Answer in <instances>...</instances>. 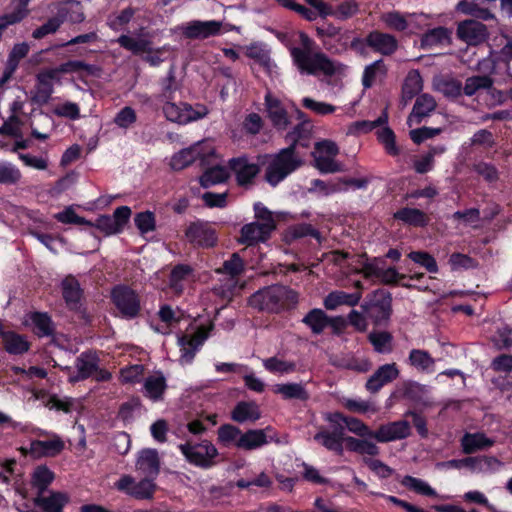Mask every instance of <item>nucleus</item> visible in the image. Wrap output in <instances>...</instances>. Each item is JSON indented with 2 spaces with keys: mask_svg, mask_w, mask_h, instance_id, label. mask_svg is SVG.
I'll return each mask as SVG.
<instances>
[{
  "mask_svg": "<svg viewBox=\"0 0 512 512\" xmlns=\"http://www.w3.org/2000/svg\"><path fill=\"white\" fill-rule=\"evenodd\" d=\"M67 14L68 12L65 9H57L54 17L49 18L44 24L33 31L32 37L39 40L48 34L55 33L67 20Z\"/></svg>",
  "mask_w": 512,
  "mask_h": 512,
  "instance_id": "4c0bfd02",
  "label": "nucleus"
},
{
  "mask_svg": "<svg viewBox=\"0 0 512 512\" xmlns=\"http://www.w3.org/2000/svg\"><path fill=\"white\" fill-rule=\"evenodd\" d=\"M381 21L386 25L387 28L397 32H403L409 26L405 16L399 11H389L383 13L381 16Z\"/></svg>",
  "mask_w": 512,
  "mask_h": 512,
  "instance_id": "680f3d73",
  "label": "nucleus"
},
{
  "mask_svg": "<svg viewBox=\"0 0 512 512\" xmlns=\"http://www.w3.org/2000/svg\"><path fill=\"white\" fill-rule=\"evenodd\" d=\"M69 501V495L60 491H51L49 496L38 494L33 499L34 505L40 508L42 512H62Z\"/></svg>",
  "mask_w": 512,
  "mask_h": 512,
  "instance_id": "5701e85b",
  "label": "nucleus"
},
{
  "mask_svg": "<svg viewBox=\"0 0 512 512\" xmlns=\"http://www.w3.org/2000/svg\"><path fill=\"white\" fill-rule=\"evenodd\" d=\"M134 223L141 235H145L156 230L155 214L149 210L136 213L134 216Z\"/></svg>",
  "mask_w": 512,
  "mask_h": 512,
  "instance_id": "4d7b16f0",
  "label": "nucleus"
},
{
  "mask_svg": "<svg viewBox=\"0 0 512 512\" xmlns=\"http://www.w3.org/2000/svg\"><path fill=\"white\" fill-rule=\"evenodd\" d=\"M22 174L11 162L0 161V184L14 185L20 181Z\"/></svg>",
  "mask_w": 512,
  "mask_h": 512,
  "instance_id": "052dcab7",
  "label": "nucleus"
},
{
  "mask_svg": "<svg viewBox=\"0 0 512 512\" xmlns=\"http://www.w3.org/2000/svg\"><path fill=\"white\" fill-rule=\"evenodd\" d=\"M52 70L57 76L59 74L75 73L80 71H84L87 75L94 76L96 75L98 68L93 64H88L81 60H69L61 63L56 68H52Z\"/></svg>",
  "mask_w": 512,
  "mask_h": 512,
  "instance_id": "37998d69",
  "label": "nucleus"
},
{
  "mask_svg": "<svg viewBox=\"0 0 512 512\" xmlns=\"http://www.w3.org/2000/svg\"><path fill=\"white\" fill-rule=\"evenodd\" d=\"M161 94L164 101L163 113L165 118L180 125L198 121L209 114V109L205 104L197 103L194 106L187 102L176 104L173 102L175 92L179 89L174 66H171L167 76L160 80Z\"/></svg>",
  "mask_w": 512,
  "mask_h": 512,
  "instance_id": "f257e3e1",
  "label": "nucleus"
},
{
  "mask_svg": "<svg viewBox=\"0 0 512 512\" xmlns=\"http://www.w3.org/2000/svg\"><path fill=\"white\" fill-rule=\"evenodd\" d=\"M298 300V293L289 286L272 284L254 292L248 305L262 313L280 314L296 308Z\"/></svg>",
  "mask_w": 512,
  "mask_h": 512,
  "instance_id": "f03ea898",
  "label": "nucleus"
},
{
  "mask_svg": "<svg viewBox=\"0 0 512 512\" xmlns=\"http://www.w3.org/2000/svg\"><path fill=\"white\" fill-rule=\"evenodd\" d=\"M242 431L239 427L232 424H223L218 428V442L228 447L233 444L236 447V443L241 435Z\"/></svg>",
  "mask_w": 512,
  "mask_h": 512,
  "instance_id": "bf43d9fd",
  "label": "nucleus"
},
{
  "mask_svg": "<svg viewBox=\"0 0 512 512\" xmlns=\"http://www.w3.org/2000/svg\"><path fill=\"white\" fill-rule=\"evenodd\" d=\"M399 376V370L395 363L380 366L367 380L366 389L370 393H377L383 386L394 381Z\"/></svg>",
  "mask_w": 512,
  "mask_h": 512,
  "instance_id": "6ab92c4d",
  "label": "nucleus"
},
{
  "mask_svg": "<svg viewBox=\"0 0 512 512\" xmlns=\"http://www.w3.org/2000/svg\"><path fill=\"white\" fill-rule=\"evenodd\" d=\"M178 449L185 457L186 461L198 468L207 470L217 465L219 452L215 445L203 439L199 442L186 440L178 445Z\"/></svg>",
  "mask_w": 512,
  "mask_h": 512,
  "instance_id": "423d86ee",
  "label": "nucleus"
},
{
  "mask_svg": "<svg viewBox=\"0 0 512 512\" xmlns=\"http://www.w3.org/2000/svg\"><path fill=\"white\" fill-rule=\"evenodd\" d=\"M228 164L235 175L237 185L243 188L253 186L255 184V178L261 172L260 165L249 162L246 156L231 158Z\"/></svg>",
  "mask_w": 512,
  "mask_h": 512,
  "instance_id": "9b49d317",
  "label": "nucleus"
},
{
  "mask_svg": "<svg viewBox=\"0 0 512 512\" xmlns=\"http://www.w3.org/2000/svg\"><path fill=\"white\" fill-rule=\"evenodd\" d=\"M229 171L222 165L207 168L199 177V183L203 188L225 183L229 178Z\"/></svg>",
  "mask_w": 512,
  "mask_h": 512,
  "instance_id": "c9c22d12",
  "label": "nucleus"
},
{
  "mask_svg": "<svg viewBox=\"0 0 512 512\" xmlns=\"http://www.w3.org/2000/svg\"><path fill=\"white\" fill-rule=\"evenodd\" d=\"M360 11V4L357 0H344L332 6L329 4L325 18L334 17L339 21H346L357 15Z\"/></svg>",
  "mask_w": 512,
  "mask_h": 512,
  "instance_id": "7c9ffc66",
  "label": "nucleus"
},
{
  "mask_svg": "<svg viewBox=\"0 0 512 512\" xmlns=\"http://www.w3.org/2000/svg\"><path fill=\"white\" fill-rule=\"evenodd\" d=\"M110 299L117 310V315L125 320L140 316L142 306L139 293L125 284L115 285L110 292Z\"/></svg>",
  "mask_w": 512,
  "mask_h": 512,
  "instance_id": "0eeeda50",
  "label": "nucleus"
},
{
  "mask_svg": "<svg viewBox=\"0 0 512 512\" xmlns=\"http://www.w3.org/2000/svg\"><path fill=\"white\" fill-rule=\"evenodd\" d=\"M30 320L33 325V332L38 338L55 336L56 325L47 312H32Z\"/></svg>",
  "mask_w": 512,
  "mask_h": 512,
  "instance_id": "cd10ccee",
  "label": "nucleus"
},
{
  "mask_svg": "<svg viewBox=\"0 0 512 512\" xmlns=\"http://www.w3.org/2000/svg\"><path fill=\"white\" fill-rule=\"evenodd\" d=\"M411 435L410 423L406 420H398L381 424L373 432V438L379 443H388L396 440H403Z\"/></svg>",
  "mask_w": 512,
  "mask_h": 512,
  "instance_id": "4468645a",
  "label": "nucleus"
},
{
  "mask_svg": "<svg viewBox=\"0 0 512 512\" xmlns=\"http://www.w3.org/2000/svg\"><path fill=\"white\" fill-rule=\"evenodd\" d=\"M271 428L267 427L265 429H249L246 432H242L237 443L236 448L252 451L263 447L268 444L272 437H268L266 431H270Z\"/></svg>",
  "mask_w": 512,
  "mask_h": 512,
  "instance_id": "4be33fe9",
  "label": "nucleus"
},
{
  "mask_svg": "<svg viewBox=\"0 0 512 512\" xmlns=\"http://www.w3.org/2000/svg\"><path fill=\"white\" fill-rule=\"evenodd\" d=\"M167 389L166 378L163 374L151 375L145 379L144 382V395L154 402L163 399V395Z\"/></svg>",
  "mask_w": 512,
  "mask_h": 512,
  "instance_id": "f704fd0d",
  "label": "nucleus"
},
{
  "mask_svg": "<svg viewBox=\"0 0 512 512\" xmlns=\"http://www.w3.org/2000/svg\"><path fill=\"white\" fill-rule=\"evenodd\" d=\"M368 47L383 56H391L398 49L397 38L389 33L372 30L367 34Z\"/></svg>",
  "mask_w": 512,
  "mask_h": 512,
  "instance_id": "2eb2a0df",
  "label": "nucleus"
},
{
  "mask_svg": "<svg viewBox=\"0 0 512 512\" xmlns=\"http://www.w3.org/2000/svg\"><path fill=\"white\" fill-rule=\"evenodd\" d=\"M362 298L361 291L347 293L344 291H332L324 299V307L327 310H335L341 305L354 307L359 304Z\"/></svg>",
  "mask_w": 512,
  "mask_h": 512,
  "instance_id": "c85d7f7f",
  "label": "nucleus"
},
{
  "mask_svg": "<svg viewBox=\"0 0 512 512\" xmlns=\"http://www.w3.org/2000/svg\"><path fill=\"white\" fill-rule=\"evenodd\" d=\"M408 363L420 372L434 371L435 360L426 350L412 349L409 353Z\"/></svg>",
  "mask_w": 512,
  "mask_h": 512,
  "instance_id": "58836bf2",
  "label": "nucleus"
},
{
  "mask_svg": "<svg viewBox=\"0 0 512 512\" xmlns=\"http://www.w3.org/2000/svg\"><path fill=\"white\" fill-rule=\"evenodd\" d=\"M354 31L352 30H342L340 33L335 37L336 38V44L331 43V41H325L324 42V48L330 52L331 54L340 55L344 52H346L350 46V41L353 38Z\"/></svg>",
  "mask_w": 512,
  "mask_h": 512,
  "instance_id": "5fc2aeb1",
  "label": "nucleus"
},
{
  "mask_svg": "<svg viewBox=\"0 0 512 512\" xmlns=\"http://www.w3.org/2000/svg\"><path fill=\"white\" fill-rule=\"evenodd\" d=\"M493 84L494 81L489 75H474L466 79L463 86V94L473 96L481 89H490Z\"/></svg>",
  "mask_w": 512,
  "mask_h": 512,
  "instance_id": "8fccbe9b",
  "label": "nucleus"
},
{
  "mask_svg": "<svg viewBox=\"0 0 512 512\" xmlns=\"http://www.w3.org/2000/svg\"><path fill=\"white\" fill-rule=\"evenodd\" d=\"M115 488L137 500L152 499L155 492V484L152 480L144 478L139 482L130 475H123L115 482Z\"/></svg>",
  "mask_w": 512,
  "mask_h": 512,
  "instance_id": "9d476101",
  "label": "nucleus"
},
{
  "mask_svg": "<svg viewBox=\"0 0 512 512\" xmlns=\"http://www.w3.org/2000/svg\"><path fill=\"white\" fill-rule=\"evenodd\" d=\"M136 467L146 476L156 477L160 471L158 452L155 449L142 450L136 462Z\"/></svg>",
  "mask_w": 512,
  "mask_h": 512,
  "instance_id": "2f4dec72",
  "label": "nucleus"
},
{
  "mask_svg": "<svg viewBox=\"0 0 512 512\" xmlns=\"http://www.w3.org/2000/svg\"><path fill=\"white\" fill-rule=\"evenodd\" d=\"M339 320L328 316L322 309L313 308L303 317L302 323L308 326L313 334L320 335L328 326L336 328V322Z\"/></svg>",
  "mask_w": 512,
  "mask_h": 512,
  "instance_id": "b1692460",
  "label": "nucleus"
},
{
  "mask_svg": "<svg viewBox=\"0 0 512 512\" xmlns=\"http://www.w3.org/2000/svg\"><path fill=\"white\" fill-rule=\"evenodd\" d=\"M56 79H58V77L52 68L42 70L36 75L35 88H38L52 95L54 93L53 81Z\"/></svg>",
  "mask_w": 512,
  "mask_h": 512,
  "instance_id": "774afa93",
  "label": "nucleus"
},
{
  "mask_svg": "<svg viewBox=\"0 0 512 512\" xmlns=\"http://www.w3.org/2000/svg\"><path fill=\"white\" fill-rule=\"evenodd\" d=\"M244 269L243 259L238 253H233L228 260L223 262L222 267L219 268L217 272L235 278L240 276L244 272Z\"/></svg>",
  "mask_w": 512,
  "mask_h": 512,
  "instance_id": "13d9d810",
  "label": "nucleus"
},
{
  "mask_svg": "<svg viewBox=\"0 0 512 512\" xmlns=\"http://www.w3.org/2000/svg\"><path fill=\"white\" fill-rule=\"evenodd\" d=\"M209 336L208 331L201 327L195 333L182 334L178 337V345L180 347V360L182 363L191 364L195 358L196 353L203 346L204 342Z\"/></svg>",
  "mask_w": 512,
  "mask_h": 512,
  "instance_id": "f8f14e48",
  "label": "nucleus"
},
{
  "mask_svg": "<svg viewBox=\"0 0 512 512\" xmlns=\"http://www.w3.org/2000/svg\"><path fill=\"white\" fill-rule=\"evenodd\" d=\"M436 89L448 99H457L463 94L461 81L453 77H443L435 83Z\"/></svg>",
  "mask_w": 512,
  "mask_h": 512,
  "instance_id": "49530a36",
  "label": "nucleus"
},
{
  "mask_svg": "<svg viewBox=\"0 0 512 512\" xmlns=\"http://www.w3.org/2000/svg\"><path fill=\"white\" fill-rule=\"evenodd\" d=\"M64 448V441L57 434H53L50 440H32L29 452L30 456L39 459L43 457H55L59 455Z\"/></svg>",
  "mask_w": 512,
  "mask_h": 512,
  "instance_id": "f3484780",
  "label": "nucleus"
},
{
  "mask_svg": "<svg viewBox=\"0 0 512 512\" xmlns=\"http://www.w3.org/2000/svg\"><path fill=\"white\" fill-rule=\"evenodd\" d=\"M188 242L196 248H213L218 237L216 230L208 223L201 220L191 222L185 230Z\"/></svg>",
  "mask_w": 512,
  "mask_h": 512,
  "instance_id": "6e6552de",
  "label": "nucleus"
},
{
  "mask_svg": "<svg viewBox=\"0 0 512 512\" xmlns=\"http://www.w3.org/2000/svg\"><path fill=\"white\" fill-rule=\"evenodd\" d=\"M346 449L350 452L359 455H368L370 457H375L380 454V448L372 441L352 436L346 437Z\"/></svg>",
  "mask_w": 512,
  "mask_h": 512,
  "instance_id": "ea45409f",
  "label": "nucleus"
},
{
  "mask_svg": "<svg viewBox=\"0 0 512 512\" xmlns=\"http://www.w3.org/2000/svg\"><path fill=\"white\" fill-rule=\"evenodd\" d=\"M193 268L188 264H176L168 277L169 288L177 295L184 291V282L193 275Z\"/></svg>",
  "mask_w": 512,
  "mask_h": 512,
  "instance_id": "c756f323",
  "label": "nucleus"
},
{
  "mask_svg": "<svg viewBox=\"0 0 512 512\" xmlns=\"http://www.w3.org/2000/svg\"><path fill=\"white\" fill-rule=\"evenodd\" d=\"M327 421L329 423L343 422L348 430L357 436L361 438H373L374 430H371L362 420L358 418L345 416L341 412H334L328 415Z\"/></svg>",
  "mask_w": 512,
  "mask_h": 512,
  "instance_id": "a878e982",
  "label": "nucleus"
},
{
  "mask_svg": "<svg viewBox=\"0 0 512 512\" xmlns=\"http://www.w3.org/2000/svg\"><path fill=\"white\" fill-rule=\"evenodd\" d=\"M495 440L486 436L483 432H466L460 439L462 452L472 455L478 451L487 450L494 446Z\"/></svg>",
  "mask_w": 512,
  "mask_h": 512,
  "instance_id": "393cba45",
  "label": "nucleus"
},
{
  "mask_svg": "<svg viewBox=\"0 0 512 512\" xmlns=\"http://www.w3.org/2000/svg\"><path fill=\"white\" fill-rule=\"evenodd\" d=\"M451 42V31L443 26H439L426 31L421 37V46L433 47L443 43Z\"/></svg>",
  "mask_w": 512,
  "mask_h": 512,
  "instance_id": "79ce46f5",
  "label": "nucleus"
},
{
  "mask_svg": "<svg viewBox=\"0 0 512 512\" xmlns=\"http://www.w3.org/2000/svg\"><path fill=\"white\" fill-rule=\"evenodd\" d=\"M55 475L46 465L37 466L32 474L31 483L38 489V494H43L53 482Z\"/></svg>",
  "mask_w": 512,
  "mask_h": 512,
  "instance_id": "de8ad7c7",
  "label": "nucleus"
},
{
  "mask_svg": "<svg viewBox=\"0 0 512 512\" xmlns=\"http://www.w3.org/2000/svg\"><path fill=\"white\" fill-rule=\"evenodd\" d=\"M378 142L383 146L386 154L397 157L401 153L400 147L396 143V135L394 131L385 126L376 132Z\"/></svg>",
  "mask_w": 512,
  "mask_h": 512,
  "instance_id": "a18cd8bd",
  "label": "nucleus"
},
{
  "mask_svg": "<svg viewBox=\"0 0 512 512\" xmlns=\"http://www.w3.org/2000/svg\"><path fill=\"white\" fill-rule=\"evenodd\" d=\"M368 340L378 353L384 354L392 351L393 336L390 332L372 331L368 335Z\"/></svg>",
  "mask_w": 512,
  "mask_h": 512,
  "instance_id": "3c124183",
  "label": "nucleus"
},
{
  "mask_svg": "<svg viewBox=\"0 0 512 512\" xmlns=\"http://www.w3.org/2000/svg\"><path fill=\"white\" fill-rule=\"evenodd\" d=\"M299 37L303 48H293L291 55L302 72L309 75H316L320 72L327 77H332L343 66L340 62L330 59L323 52L311 53L315 42L306 33L301 32Z\"/></svg>",
  "mask_w": 512,
  "mask_h": 512,
  "instance_id": "7ed1b4c3",
  "label": "nucleus"
},
{
  "mask_svg": "<svg viewBox=\"0 0 512 512\" xmlns=\"http://www.w3.org/2000/svg\"><path fill=\"white\" fill-rule=\"evenodd\" d=\"M408 257L416 264L424 267L430 273L438 272V265L435 258L426 251H411Z\"/></svg>",
  "mask_w": 512,
  "mask_h": 512,
  "instance_id": "338daca9",
  "label": "nucleus"
},
{
  "mask_svg": "<svg viewBox=\"0 0 512 512\" xmlns=\"http://www.w3.org/2000/svg\"><path fill=\"white\" fill-rule=\"evenodd\" d=\"M386 67L382 59H378L367 65L362 75V85L364 88H371L376 80L378 72L386 73Z\"/></svg>",
  "mask_w": 512,
  "mask_h": 512,
  "instance_id": "0e129e2a",
  "label": "nucleus"
},
{
  "mask_svg": "<svg viewBox=\"0 0 512 512\" xmlns=\"http://www.w3.org/2000/svg\"><path fill=\"white\" fill-rule=\"evenodd\" d=\"M335 157L314 155V166L321 174L344 171L341 163L334 160Z\"/></svg>",
  "mask_w": 512,
  "mask_h": 512,
  "instance_id": "e2e57ef3",
  "label": "nucleus"
},
{
  "mask_svg": "<svg viewBox=\"0 0 512 512\" xmlns=\"http://www.w3.org/2000/svg\"><path fill=\"white\" fill-rule=\"evenodd\" d=\"M311 187L309 188L310 193H317L321 196H329L334 193L341 192V182L338 178L325 182L321 179H313L310 182Z\"/></svg>",
  "mask_w": 512,
  "mask_h": 512,
  "instance_id": "6e6d98bb",
  "label": "nucleus"
},
{
  "mask_svg": "<svg viewBox=\"0 0 512 512\" xmlns=\"http://www.w3.org/2000/svg\"><path fill=\"white\" fill-rule=\"evenodd\" d=\"M61 292L67 308L70 311L78 312L84 296L80 282L72 275L67 276L61 282Z\"/></svg>",
  "mask_w": 512,
  "mask_h": 512,
  "instance_id": "dca6fc26",
  "label": "nucleus"
},
{
  "mask_svg": "<svg viewBox=\"0 0 512 512\" xmlns=\"http://www.w3.org/2000/svg\"><path fill=\"white\" fill-rule=\"evenodd\" d=\"M274 393L280 394L285 400L307 401L310 397L301 383L277 384L274 387Z\"/></svg>",
  "mask_w": 512,
  "mask_h": 512,
  "instance_id": "a19ab883",
  "label": "nucleus"
},
{
  "mask_svg": "<svg viewBox=\"0 0 512 512\" xmlns=\"http://www.w3.org/2000/svg\"><path fill=\"white\" fill-rule=\"evenodd\" d=\"M302 165L299 153H293V146H287L272 155L264 179L271 187H276Z\"/></svg>",
  "mask_w": 512,
  "mask_h": 512,
  "instance_id": "20e7f679",
  "label": "nucleus"
},
{
  "mask_svg": "<svg viewBox=\"0 0 512 512\" xmlns=\"http://www.w3.org/2000/svg\"><path fill=\"white\" fill-rule=\"evenodd\" d=\"M423 89V80L418 70H411L402 85L401 98L407 104L414 97L420 95Z\"/></svg>",
  "mask_w": 512,
  "mask_h": 512,
  "instance_id": "473e14b6",
  "label": "nucleus"
},
{
  "mask_svg": "<svg viewBox=\"0 0 512 512\" xmlns=\"http://www.w3.org/2000/svg\"><path fill=\"white\" fill-rule=\"evenodd\" d=\"M264 368L271 373H290L296 369L294 362H288L277 358L276 356L263 360Z\"/></svg>",
  "mask_w": 512,
  "mask_h": 512,
  "instance_id": "69168bd1",
  "label": "nucleus"
},
{
  "mask_svg": "<svg viewBox=\"0 0 512 512\" xmlns=\"http://www.w3.org/2000/svg\"><path fill=\"white\" fill-rule=\"evenodd\" d=\"M117 42L122 48L132 52L134 55L151 53L152 51V43L147 39H135L123 34L118 38Z\"/></svg>",
  "mask_w": 512,
  "mask_h": 512,
  "instance_id": "09e8293b",
  "label": "nucleus"
},
{
  "mask_svg": "<svg viewBox=\"0 0 512 512\" xmlns=\"http://www.w3.org/2000/svg\"><path fill=\"white\" fill-rule=\"evenodd\" d=\"M272 231L268 225H262L259 221L251 222L242 226L239 241L246 246H252L267 241Z\"/></svg>",
  "mask_w": 512,
  "mask_h": 512,
  "instance_id": "aec40b11",
  "label": "nucleus"
},
{
  "mask_svg": "<svg viewBox=\"0 0 512 512\" xmlns=\"http://www.w3.org/2000/svg\"><path fill=\"white\" fill-rule=\"evenodd\" d=\"M260 417L261 411L254 401H240L231 412V419L237 423L255 422Z\"/></svg>",
  "mask_w": 512,
  "mask_h": 512,
  "instance_id": "bb28decb",
  "label": "nucleus"
},
{
  "mask_svg": "<svg viewBox=\"0 0 512 512\" xmlns=\"http://www.w3.org/2000/svg\"><path fill=\"white\" fill-rule=\"evenodd\" d=\"M222 22L217 20H192L181 26L182 35L186 39H207L221 33Z\"/></svg>",
  "mask_w": 512,
  "mask_h": 512,
  "instance_id": "ddd939ff",
  "label": "nucleus"
},
{
  "mask_svg": "<svg viewBox=\"0 0 512 512\" xmlns=\"http://www.w3.org/2000/svg\"><path fill=\"white\" fill-rule=\"evenodd\" d=\"M265 106L267 115L272 123V125L277 130H285L290 121L288 117V113L286 109L283 107L281 101L273 97L271 93H267L265 95Z\"/></svg>",
  "mask_w": 512,
  "mask_h": 512,
  "instance_id": "412c9836",
  "label": "nucleus"
},
{
  "mask_svg": "<svg viewBox=\"0 0 512 512\" xmlns=\"http://www.w3.org/2000/svg\"><path fill=\"white\" fill-rule=\"evenodd\" d=\"M436 107L437 103L432 95L428 93L418 95L412 111L408 116V125L412 126L421 124L425 118L429 117L435 111Z\"/></svg>",
  "mask_w": 512,
  "mask_h": 512,
  "instance_id": "a211bd4d",
  "label": "nucleus"
},
{
  "mask_svg": "<svg viewBox=\"0 0 512 512\" xmlns=\"http://www.w3.org/2000/svg\"><path fill=\"white\" fill-rule=\"evenodd\" d=\"M361 309L375 327L386 328L393 313L392 294L384 288H378L365 296Z\"/></svg>",
  "mask_w": 512,
  "mask_h": 512,
  "instance_id": "39448f33",
  "label": "nucleus"
},
{
  "mask_svg": "<svg viewBox=\"0 0 512 512\" xmlns=\"http://www.w3.org/2000/svg\"><path fill=\"white\" fill-rule=\"evenodd\" d=\"M330 434L328 430H320L314 435V440L325 447L327 450L334 452L336 455H343V442Z\"/></svg>",
  "mask_w": 512,
  "mask_h": 512,
  "instance_id": "864d4df0",
  "label": "nucleus"
},
{
  "mask_svg": "<svg viewBox=\"0 0 512 512\" xmlns=\"http://www.w3.org/2000/svg\"><path fill=\"white\" fill-rule=\"evenodd\" d=\"M401 485L427 497H437V492L427 482L420 478L406 475L401 480Z\"/></svg>",
  "mask_w": 512,
  "mask_h": 512,
  "instance_id": "603ef678",
  "label": "nucleus"
},
{
  "mask_svg": "<svg viewBox=\"0 0 512 512\" xmlns=\"http://www.w3.org/2000/svg\"><path fill=\"white\" fill-rule=\"evenodd\" d=\"M199 157L200 152L197 148H185L173 155L170 165L173 170L180 171L193 164Z\"/></svg>",
  "mask_w": 512,
  "mask_h": 512,
  "instance_id": "c03bdc74",
  "label": "nucleus"
},
{
  "mask_svg": "<svg viewBox=\"0 0 512 512\" xmlns=\"http://www.w3.org/2000/svg\"><path fill=\"white\" fill-rule=\"evenodd\" d=\"M457 38L468 46H478L489 39V31L481 21L466 19L457 24Z\"/></svg>",
  "mask_w": 512,
  "mask_h": 512,
  "instance_id": "1a4fd4ad",
  "label": "nucleus"
},
{
  "mask_svg": "<svg viewBox=\"0 0 512 512\" xmlns=\"http://www.w3.org/2000/svg\"><path fill=\"white\" fill-rule=\"evenodd\" d=\"M394 218L413 227H425L429 223L426 213L417 208H401L394 213Z\"/></svg>",
  "mask_w": 512,
  "mask_h": 512,
  "instance_id": "72a5a7b5",
  "label": "nucleus"
},
{
  "mask_svg": "<svg viewBox=\"0 0 512 512\" xmlns=\"http://www.w3.org/2000/svg\"><path fill=\"white\" fill-rule=\"evenodd\" d=\"M99 357L95 352L84 351L75 360V367L81 378L88 379L98 369Z\"/></svg>",
  "mask_w": 512,
  "mask_h": 512,
  "instance_id": "e433bc0d",
  "label": "nucleus"
}]
</instances>
